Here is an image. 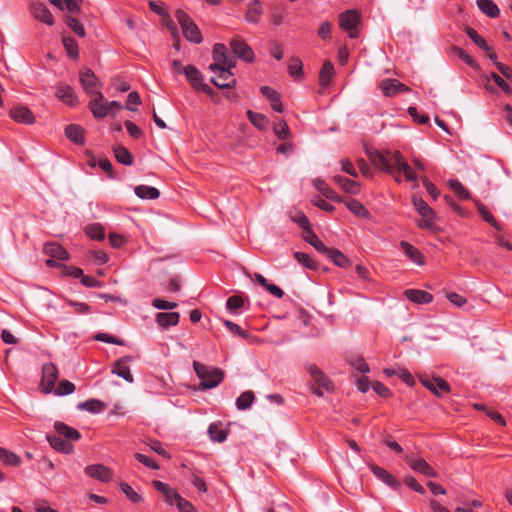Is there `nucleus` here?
Instances as JSON below:
<instances>
[{
    "label": "nucleus",
    "mask_w": 512,
    "mask_h": 512,
    "mask_svg": "<svg viewBox=\"0 0 512 512\" xmlns=\"http://www.w3.org/2000/svg\"><path fill=\"white\" fill-rule=\"evenodd\" d=\"M313 184L315 186V188L321 193L323 194L326 198L328 199H331V200H338L340 201V199L338 198L337 196V193L332 190L324 180L322 179H314L313 180Z\"/></svg>",
    "instance_id": "38"
},
{
    "label": "nucleus",
    "mask_w": 512,
    "mask_h": 512,
    "mask_svg": "<svg viewBox=\"0 0 512 512\" xmlns=\"http://www.w3.org/2000/svg\"><path fill=\"white\" fill-rule=\"evenodd\" d=\"M135 194L141 199L153 200L160 196L157 188L148 185H138L134 188Z\"/></svg>",
    "instance_id": "32"
},
{
    "label": "nucleus",
    "mask_w": 512,
    "mask_h": 512,
    "mask_svg": "<svg viewBox=\"0 0 512 512\" xmlns=\"http://www.w3.org/2000/svg\"><path fill=\"white\" fill-rule=\"evenodd\" d=\"M141 103L140 96L137 92H130L127 96L126 109L136 111V107Z\"/></svg>",
    "instance_id": "63"
},
{
    "label": "nucleus",
    "mask_w": 512,
    "mask_h": 512,
    "mask_svg": "<svg viewBox=\"0 0 512 512\" xmlns=\"http://www.w3.org/2000/svg\"><path fill=\"white\" fill-rule=\"evenodd\" d=\"M378 86L386 97H394L400 93H407L411 91L408 86L397 79H384Z\"/></svg>",
    "instance_id": "12"
},
{
    "label": "nucleus",
    "mask_w": 512,
    "mask_h": 512,
    "mask_svg": "<svg viewBox=\"0 0 512 512\" xmlns=\"http://www.w3.org/2000/svg\"><path fill=\"white\" fill-rule=\"evenodd\" d=\"M420 382L424 387L437 396H442L450 391L449 384L441 377L420 376Z\"/></svg>",
    "instance_id": "9"
},
{
    "label": "nucleus",
    "mask_w": 512,
    "mask_h": 512,
    "mask_svg": "<svg viewBox=\"0 0 512 512\" xmlns=\"http://www.w3.org/2000/svg\"><path fill=\"white\" fill-rule=\"evenodd\" d=\"M85 473L90 478L99 480L103 483H108L113 478V472L110 468L102 464H92L85 468Z\"/></svg>",
    "instance_id": "13"
},
{
    "label": "nucleus",
    "mask_w": 512,
    "mask_h": 512,
    "mask_svg": "<svg viewBox=\"0 0 512 512\" xmlns=\"http://www.w3.org/2000/svg\"><path fill=\"white\" fill-rule=\"evenodd\" d=\"M62 44L71 59H77L79 56L78 44L71 36H63Z\"/></svg>",
    "instance_id": "40"
},
{
    "label": "nucleus",
    "mask_w": 512,
    "mask_h": 512,
    "mask_svg": "<svg viewBox=\"0 0 512 512\" xmlns=\"http://www.w3.org/2000/svg\"><path fill=\"white\" fill-rule=\"evenodd\" d=\"M183 73L185 74L187 80L189 81V83L195 90H197L204 83L203 75L193 65H188V66L184 67Z\"/></svg>",
    "instance_id": "27"
},
{
    "label": "nucleus",
    "mask_w": 512,
    "mask_h": 512,
    "mask_svg": "<svg viewBox=\"0 0 512 512\" xmlns=\"http://www.w3.org/2000/svg\"><path fill=\"white\" fill-rule=\"evenodd\" d=\"M151 305L158 310H173L178 306V303L167 301L162 298H154Z\"/></svg>",
    "instance_id": "57"
},
{
    "label": "nucleus",
    "mask_w": 512,
    "mask_h": 512,
    "mask_svg": "<svg viewBox=\"0 0 512 512\" xmlns=\"http://www.w3.org/2000/svg\"><path fill=\"white\" fill-rule=\"evenodd\" d=\"M454 53L455 55L460 58L462 61H464L467 65L474 68L477 66L476 62L473 60V58L462 48L454 47Z\"/></svg>",
    "instance_id": "62"
},
{
    "label": "nucleus",
    "mask_w": 512,
    "mask_h": 512,
    "mask_svg": "<svg viewBox=\"0 0 512 512\" xmlns=\"http://www.w3.org/2000/svg\"><path fill=\"white\" fill-rule=\"evenodd\" d=\"M66 304L74 309V313L79 315L88 314L91 311V307L84 302L67 300Z\"/></svg>",
    "instance_id": "59"
},
{
    "label": "nucleus",
    "mask_w": 512,
    "mask_h": 512,
    "mask_svg": "<svg viewBox=\"0 0 512 512\" xmlns=\"http://www.w3.org/2000/svg\"><path fill=\"white\" fill-rule=\"evenodd\" d=\"M9 116L16 122L21 124L30 125L35 122L33 112L23 105H18L10 109Z\"/></svg>",
    "instance_id": "15"
},
{
    "label": "nucleus",
    "mask_w": 512,
    "mask_h": 512,
    "mask_svg": "<svg viewBox=\"0 0 512 512\" xmlns=\"http://www.w3.org/2000/svg\"><path fill=\"white\" fill-rule=\"evenodd\" d=\"M340 29L352 38V9H347L339 15Z\"/></svg>",
    "instance_id": "37"
},
{
    "label": "nucleus",
    "mask_w": 512,
    "mask_h": 512,
    "mask_svg": "<svg viewBox=\"0 0 512 512\" xmlns=\"http://www.w3.org/2000/svg\"><path fill=\"white\" fill-rule=\"evenodd\" d=\"M54 428L60 437H64L66 441H77L81 438V434L74 428L63 422H56Z\"/></svg>",
    "instance_id": "26"
},
{
    "label": "nucleus",
    "mask_w": 512,
    "mask_h": 512,
    "mask_svg": "<svg viewBox=\"0 0 512 512\" xmlns=\"http://www.w3.org/2000/svg\"><path fill=\"white\" fill-rule=\"evenodd\" d=\"M372 473L382 482H384L387 486L391 487L394 490H398L401 486L400 481H398L390 472L385 470L382 467L377 465H371Z\"/></svg>",
    "instance_id": "18"
},
{
    "label": "nucleus",
    "mask_w": 512,
    "mask_h": 512,
    "mask_svg": "<svg viewBox=\"0 0 512 512\" xmlns=\"http://www.w3.org/2000/svg\"><path fill=\"white\" fill-rule=\"evenodd\" d=\"M329 259L338 267H347L350 263L349 259L340 251L330 249L326 252Z\"/></svg>",
    "instance_id": "42"
},
{
    "label": "nucleus",
    "mask_w": 512,
    "mask_h": 512,
    "mask_svg": "<svg viewBox=\"0 0 512 512\" xmlns=\"http://www.w3.org/2000/svg\"><path fill=\"white\" fill-rule=\"evenodd\" d=\"M412 203L415 210L421 216V219L417 222L418 227L421 229L434 230V220L436 218L434 210L417 195L412 196Z\"/></svg>",
    "instance_id": "4"
},
{
    "label": "nucleus",
    "mask_w": 512,
    "mask_h": 512,
    "mask_svg": "<svg viewBox=\"0 0 512 512\" xmlns=\"http://www.w3.org/2000/svg\"><path fill=\"white\" fill-rule=\"evenodd\" d=\"M169 505H175L179 512H196L193 504L184 499L180 494L176 493L169 500Z\"/></svg>",
    "instance_id": "35"
},
{
    "label": "nucleus",
    "mask_w": 512,
    "mask_h": 512,
    "mask_svg": "<svg viewBox=\"0 0 512 512\" xmlns=\"http://www.w3.org/2000/svg\"><path fill=\"white\" fill-rule=\"evenodd\" d=\"M58 379V369L55 364L47 363L42 367V378L40 386L42 391L46 394L51 393L54 390L55 383Z\"/></svg>",
    "instance_id": "6"
},
{
    "label": "nucleus",
    "mask_w": 512,
    "mask_h": 512,
    "mask_svg": "<svg viewBox=\"0 0 512 512\" xmlns=\"http://www.w3.org/2000/svg\"><path fill=\"white\" fill-rule=\"evenodd\" d=\"M80 84L84 91L89 95H97L99 91L100 81L91 69H85L80 73Z\"/></svg>",
    "instance_id": "11"
},
{
    "label": "nucleus",
    "mask_w": 512,
    "mask_h": 512,
    "mask_svg": "<svg viewBox=\"0 0 512 512\" xmlns=\"http://www.w3.org/2000/svg\"><path fill=\"white\" fill-rule=\"evenodd\" d=\"M193 369L197 377L201 380L200 387L203 390L213 389L223 381L224 373L220 368L209 367L194 361Z\"/></svg>",
    "instance_id": "2"
},
{
    "label": "nucleus",
    "mask_w": 512,
    "mask_h": 512,
    "mask_svg": "<svg viewBox=\"0 0 512 512\" xmlns=\"http://www.w3.org/2000/svg\"><path fill=\"white\" fill-rule=\"evenodd\" d=\"M273 130L279 140H286L290 135L288 125L282 119H279L277 122L274 123Z\"/></svg>",
    "instance_id": "50"
},
{
    "label": "nucleus",
    "mask_w": 512,
    "mask_h": 512,
    "mask_svg": "<svg viewBox=\"0 0 512 512\" xmlns=\"http://www.w3.org/2000/svg\"><path fill=\"white\" fill-rule=\"evenodd\" d=\"M262 6L259 0H253L249 3L245 19L248 23L256 24L262 14Z\"/></svg>",
    "instance_id": "30"
},
{
    "label": "nucleus",
    "mask_w": 512,
    "mask_h": 512,
    "mask_svg": "<svg viewBox=\"0 0 512 512\" xmlns=\"http://www.w3.org/2000/svg\"><path fill=\"white\" fill-rule=\"evenodd\" d=\"M478 212L481 215V217L483 218V220L486 221L487 223H489L492 227H494L495 229H497L499 231L502 229L501 226L499 225V223L496 221L494 216L491 214V212L487 209V207L485 205L479 204Z\"/></svg>",
    "instance_id": "51"
},
{
    "label": "nucleus",
    "mask_w": 512,
    "mask_h": 512,
    "mask_svg": "<svg viewBox=\"0 0 512 512\" xmlns=\"http://www.w3.org/2000/svg\"><path fill=\"white\" fill-rule=\"evenodd\" d=\"M175 17L181 26L184 37L189 42L200 44L203 40L202 33L191 17L183 10H177Z\"/></svg>",
    "instance_id": "3"
},
{
    "label": "nucleus",
    "mask_w": 512,
    "mask_h": 512,
    "mask_svg": "<svg viewBox=\"0 0 512 512\" xmlns=\"http://www.w3.org/2000/svg\"><path fill=\"white\" fill-rule=\"evenodd\" d=\"M66 25L79 37H84L86 35L85 29L83 25L74 17L67 16L66 17Z\"/></svg>",
    "instance_id": "52"
},
{
    "label": "nucleus",
    "mask_w": 512,
    "mask_h": 512,
    "mask_svg": "<svg viewBox=\"0 0 512 512\" xmlns=\"http://www.w3.org/2000/svg\"><path fill=\"white\" fill-rule=\"evenodd\" d=\"M79 410L88 411L93 414H98L104 411L105 405L102 401L98 399H89L87 401L81 402L77 405Z\"/></svg>",
    "instance_id": "34"
},
{
    "label": "nucleus",
    "mask_w": 512,
    "mask_h": 512,
    "mask_svg": "<svg viewBox=\"0 0 512 512\" xmlns=\"http://www.w3.org/2000/svg\"><path fill=\"white\" fill-rule=\"evenodd\" d=\"M114 154H115L116 160L119 163H121L123 165H127V166L132 165V163H133V156L128 151V149H126L125 147H123V146L115 147L114 148Z\"/></svg>",
    "instance_id": "45"
},
{
    "label": "nucleus",
    "mask_w": 512,
    "mask_h": 512,
    "mask_svg": "<svg viewBox=\"0 0 512 512\" xmlns=\"http://www.w3.org/2000/svg\"><path fill=\"white\" fill-rule=\"evenodd\" d=\"M304 240L314 247L320 253L326 254L329 250L328 247L319 239V237L312 231L308 230L304 235Z\"/></svg>",
    "instance_id": "36"
},
{
    "label": "nucleus",
    "mask_w": 512,
    "mask_h": 512,
    "mask_svg": "<svg viewBox=\"0 0 512 512\" xmlns=\"http://www.w3.org/2000/svg\"><path fill=\"white\" fill-rule=\"evenodd\" d=\"M213 64H218V67L234 68L236 59L230 55L227 47L222 43H216L213 47Z\"/></svg>",
    "instance_id": "8"
},
{
    "label": "nucleus",
    "mask_w": 512,
    "mask_h": 512,
    "mask_svg": "<svg viewBox=\"0 0 512 512\" xmlns=\"http://www.w3.org/2000/svg\"><path fill=\"white\" fill-rule=\"evenodd\" d=\"M227 434V430L223 428L221 422L211 423L208 427V435L214 442H224L227 438Z\"/></svg>",
    "instance_id": "28"
},
{
    "label": "nucleus",
    "mask_w": 512,
    "mask_h": 512,
    "mask_svg": "<svg viewBox=\"0 0 512 512\" xmlns=\"http://www.w3.org/2000/svg\"><path fill=\"white\" fill-rule=\"evenodd\" d=\"M490 79H492L495 84L503 90L508 95L512 94V88L507 84V82L497 73L492 72L490 74Z\"/></svg>",
    "instance_id": "61"
},
{
    "label": "nucleus",
    "mask_w": 512,
    "mask_h": 512,
    "mask_svg": "<svg viewBox=\"0 0 512 512\" xmlns=\"http://www.w3.org/2000/svg\"><path fill=\"white\" fill-rule=\"evenodd\" d=\"M476 4L479 10L490 18H497L500 14V9L492 0H477Z\"/></svg>",
    "instance_id": "31"
},
{
    "label": "nucleus",
    "mask_w": 512,
    "mask_h": 512,
    "mask_svg": "<svg viewBox=\"0 0 512 512\" xmlns=\"http://www.w3.org/2000/svg\"><path fill=\"white\" fill-rule=\"evenodd\" d=\"M306 370L314 381L313 386L322 387L328 392L333 390V383L316 365L308 364L306 365Z\"/></svg>",
    "instance_id": "14"
},
{
    "label": "nucleus",
    "mask_w": 512,
    "mask_h": 512,
    "mask_svg": "<svg viewBox=\"0 0 512 512\" xmlns=\"http://www.w3.org/2000/svg\"><path fill=\"white\" fill-rule=\"evenodd\" d=\"M85 233L89 238L94 240H102L105 236L104 228L99 223H93L86 226Z\"/></svg>",
    "instance_id": "48"
},
{
    "label": "nucleus",
    "mask_w": 512,
    "mask_h": 512,
    "mask_svg": "<svg viewBox=\"0 0 512 512\" xmlns=\"http://www.w3.org/2000/svg\"><path fill=\"white\" fill-rule=\"evenodd\" d=\"M294 258L295 260L304 266L307 269L310 270H316L318 267V264L315 260H313L310 255L304 252H294Z\"/></svg>",
    "instance_id": "47"
},
{
    "label": "nucleus",
    "mask_w": 512,
    "mask_h": 512,
    "mask_svg": "<svg viewBox=\"0 0 512 512\" xmlns=\"http://www.w3.org/2000/svg\"><path fill=\"white\" fill-rule=\"evenodd\" d=\"M29 9H30L32 16L36 20H38L48 26L54 25V23H55L54 17L44 3L39 2V1H32L30 3Z\"/></svg>",
    "instance_id": "10"
},
{
    "label": "nucleus",
    "mask_w": 512,
    "mask_h": 512,
    "mask_svg": "<svg viewBox=\"0 0 512 512\" xmlns=\"http://www.w3.org/2000/svg\"><path fill=\"white\" fill-rule=\"evenodd\" d=\"M0 460L8 466L16 467L21 464V459L18 455L2 447H0Z\"/></svg>",
    "instance_id": "43"
},
{
    "label": "nucleus",
    "mask_w": 512,
    "mask_h": 512,
    "mask_svg": "<svg viewBox=\"0 0 512 512\" xmlns=\"http://www.w3.org/2000/svg\"><path fill=\"white\" fill-rule=\"evenodd\" d=\"M222 323L232 334L237 335L244 339H246L248 337V332L243 330L238 324H236L230 320H222Z\"/></svg>",
    "instance_id": "56"
},
{
    "label": "nucleus",
    "mask_w": 512,
    "mask_h": 512,
    "mask_svg": "<svg viewBox=\"0 0 512 512\" xmlns=\"http://www.w3.org/2000/svg\"><path fill=\"white\" fill-rule=\"evenodd\" d=\"M121 491L127 496V498L133 503H140L143 498L127 483L120 484Z\"/></svg>",
    "instance_id": "54"
},
{
    "label": "nucleus",
    "mask_w": 512,
    "mask_h": 512,
    "mask_svg": "<svg viewBox=\"0 0 512 512\" xmlns=\"http://www.w3.org/2000/svg\"><path fill=\"white\" fill-rule=\"evenodd\" d=\"M65 136L77 145H84V129L77 124H70L65 128Z\"/></svg>",
    "instance_id": "25"
},
{
    "label": "nucleus",
    "mask_w": 512,
    "mask_h": 512,
    "mask_svg": "<svg viewBox=\"0 0 512 512\" xmlns=\"http://www.w3.org/2000/svg\"><path fill=\"white\" fill-rule=\"evenodd\" d=\"M247 116L250 122L261 131H265L269 127V119L267 116L253 112L252 110L247 111Z\"/></svg>",
    "instance_id": "33"
},
{
    "label": "nucleus",
    "mask_w": 512,
    "mask_h": 512,
    "mask_svg": "<svg viewBox=\"0 0 512 512\" xmlns=\"http://www.w3.org/2000/svg\"><path fill=\"white\" fill-rule=\"evenodd\" d=\"M88 107L96 119L108 116L107 101L102 93H97L95 98L89 102Z\"/></svg>",
    "instance_id": "16"
},
{
    "label": "nucleus",
    "mask_w": 512,
    "mask_h": 512,
    "mask_svg": "<svg viewBox=\"0 0 512 512\" xmlns=\"http://www.w3.org/2000/svg\"><path fill=\"white\" fill-rule=\"evenodd\" d=\"M56 97L68 106H75L78 103V97L70 85L59 84L56 87Z\"/></svg>",
    "instance_id": "17"
},
{
    "label": "nucleus",
    "mask_w": 512,
    "mask_h": 512,
    "mask_svg": "<svg viewBox=\"0 0 512 512\" xmlns=\"http://www.w3.org/2000/svg\"><path fill=\"white\" fill-rule=\"evenodd\" d=\"M74 391H75V385L72 382H70L68 380H62L55 390V395L66 396V395L72 394Z\"/></svg>",
    "instance_id": "55"
},
{
    "label": "nucleus",
    "mask_w": 512,
    "mask_h": 512,
    "mask_svg": "<svg viewBox=\"0 0 512 512\" xmlns=\"http://www.w3.org/2000/svg\"><path fill=\"white\" fill-rule=\"evenodd\" d=\"M254 400V393L252 391H245L236 399V407L238 410H246L251 407Z\"/></svg>",
    "instance_id": "44"
},
{
    "label": "nucleus",
    "mask_w": 512,
    "mask_h": 512,
    "mask_svg": "<svg viewBox=\"0 0 512 512\" xmlns=\"http://www.w3.org/2000/svg\"><path fill=\"white\" fill-rule=\"evenodd\" d=\"M332 29V23L329 21H324L320 24L317 34L323 41H327L331 38Z\"/></svg>",
    "instance_id": "60"
},
{
    "label": "nucleus",
    "mask_w": 512,
    "mask_h": 512,
    "mask_svg": "<svg viewBox=\"0 0 512 512\" xmlns=\"http://www.w3.org/2000/svg\"><path fill=\"white\" fill-rule=\"evenodd\" d=\"M218 64H210L209 70L215 75L211 78V82L218 88H232L236 84V79L231 72L230 67H218Z\"/></svg>",
    "instance_id": "5"
},
{
    "label": "nucleus",
    "mask_w": 512,
    "mask_h": 512,
    "mask_svg": "<svg viewBox=\"0 0 512 512\" xmlns=\"http://www.w3.org/2000/svg\"><path fill=\"white\" fill-rule=\"evenodd\" d=\"M407 463L416 472H419L427 477H436L437 473L431 465H429L423 458H407Z\"/></svg>",
    "instance_id": "19"
},
{
    "label": "nucleus",
    "mask_w": 512,
    "mask_h": 512,
    "mask_svg": "<svg viewBox=\"0 0 512 512\" xmlns=\"http://www.w3.org/2000/svg\"><path fill=\"white\" fill-rule=\"evenodd\" d=\"M449 187L454 193L462 200L470 199V192L462 185V183L456 179H451L448 182Z\"/></svg>",
    "instance_id": "49"
},
{
    "label": "nucleus",
    "mask_w": 512,
    "mask_h": 512,
    "mask_svg": "<svg viewBox=\"0 0 512 512\" xmlns=\"http://www.w3.org/2000/svg\"><path fill=\"white\" fill-rule=\"evenodd\" d=\"M400 247L402 248L405 255L413 263L420 265V266L424 264V257L418 248H416L415 246H413L412 244H410L406 241H401Z\"/></svg>",
    "instance_id": "24"
},
{
    "label": "nucleus",
    "mask_w": 512,
    "mask_h": 512,
    "mask_svg": "<svg viewBox=\"0 0 512 512\" xmlns=\"http://www.w3.org/2000/svg\"><path fill=\"white\" fill-rule=\"evenodd\" d=\"M244 299L239 295L230 296L226 301V309L230 314H237L244 306Z\"/></svg>",
    "instance_id": "46"
},
{
    "label": "nucleus",
    "mask_w": 512,
    "mask_h": 512,
    "mask_svg": "<svg viewBox=\"0 0 512 512\" xmlns=\"http://www.w3.org/2000/svg\"><path fill=\"white\" fill-rule=\"evenodd\" d=\"M153 485L156 490L164 494L165 501L167 503H169V500H171L173 498V495L177 493L175 490L171 489L167 484L161 481H154Z\"/></svg>",
    "instance_id": "58"
},
{
    "label": "nucleus",
    "mask_w": 512,
    "mask_h": 512,
    "mask_svg": "<svg viewBox=\"0 0 512 512\" xmlns=\"http://www.w3.org/2000/svg\"><path fill=\"white\" fill-rule=\"evenodd\" d=\"M404 295L408 300L417 304H427L433 300V296L424 290L407 289Z\"/></svg>",
    "instance_id": "22"
},
{
    "label": "nucleus",
    "mask_w": 512,
    "mask_h": 512,
    "mask_svg": "<svg viewBox=\"0 0 512 512\" xmlns=\"http://www.w3.org/2000/svg\"><path fill=\"white\" fill-rule=\"evenodd\" d=\"M334 75V66L330 61H325L319 73V84L322 88H327Z\"/></svg>",
    "instance_id": "29"
},
{
    "label": "nucleus",
    "mask_w": 512,
    "mask_h": 512,
    "mask_svg": "<svg viewBox=\"0 0 512 512\" xmlns=\"http://www.w3.org/2000/svg\"><path fill=\"white\" fill-rule=\"evenodd\" d=\"M46 438L50 446L58 452L70 454L73 451L72 444H70L59 435H47Z\"/></svg>",
    "instance_id": "23"
},
{
    "label": "nucleus",
    "mask_w": 512,
    "mask_h": 512,
    "mask_svg": "<svg viewBox=\"0 0 512 512\" xmlns=\"http://www.w3.org/2000/svg\"><path fill=\"white\" fill-rule=\"evenodd\" d=\"M372 389L377 395H379L382 398H389L392 395L388 387L377 381L372 384Z\"/></svg>",
    "instance_id": "64"
},
{
    "label": "nucleus",
    "mask_w": 512,
    "mask_h": 512,
    "mask_svg": "<svg viewBox=\"0 0 512 512\" xmlns=\"http://www.w3.org/2000/svg\"><path fill=\"white\" fill-rule=\"evenodd\" d=\"M288 73L294 79L303 78V64L298 57H292L288 63Z\"/></svg>",
    "instance_id": "41"
},
{
    "label": "nucleus",
    "mask_w": 512,
    "mask_h": 512,
    "mask_svg": "<svg viewBox=\"0 0 512 512\" xmlns=\"http://www.w3.org/2000/svg\"><path fill=\"white\" fill-rule=\"evenodd\" d=\"M468 37L482 50H489V45L474 29L467 27Z\"/></svg>",
    "instance_id": "53"
},
{
    "label": "nucleus",
    "mask_w": 512,
    "mask_h": 512,
    "mask_svg": "<svg viewBox=\"0 0 512 512\" xmlns=\"http://www.w3.org/2000/svg\"><path fill=\"white\" fill-rule=\"evenodd\" d=\"M44 253L49 257L58 259L59 261H65L69 257L66 249L62 245L55 242L46 243L44 246Z\"/></svg>",
    "instance_id": "21"
},
{
    "label": "nucleus",
    "mask_w": 512,
    "mask_h": 512,
    "mask_svg": "<svg viewBox=\"0 0 512 512\" xmlns=\"http://www.w3.org/2000/svg\"><path fill=\"white\" fill-rule=\"evenodd\" d=\"M180 314L178 312H158L155 315L157 325L163 329L176 326L179 323Z\"/></svg>",
    "instance_id": "20"
},
{
    "label": "nucleus",
    "mask_w": 512,
    "mask_h": 512,
    "mask_svg": "<svg viewBox=\"0 0 512 512\" xmlns=\"http://www.w3.org/2000/svg\"><path fill=\"white\" fill-rule=\"evenodd\" d=\"M371 160L374 166L391 175L397 183H401L403 177L409 182L418 179L416 172L399 151H376L371 155Z\"/></svg>",
    "instance_id": "1"
},
{
    "label": "nucleus",
    "mask_w": 512,
    "mask_h": 512,
    "mask_svg": "<svg viewBox=\"0 0 512 512\" xmlns=\"http://www.w3.org/2000/svg\"><path fill=\"white\" fill-rule=\"evenodd\" d=\"M112 373L116 374L118 377L123 378L128 383H133L134 382V378H133V375L131 374L129 366L128 365H124L121 362H117L116 361L114 363V366H113V369H112Z\"/></svg>",
    "instance_id": "39"
},
{
    "label": "nucleus",
    "mask_w": 512,
    "mask_h": 512,
    "mask_svg": "<svg viewBox=\"0 0 512 512\" xmlns=\"http://www.w3.org/2000/svg\"><path fill=\"white\" fill-rule=\"evenodd\" d=\"M233 53L242 61L251 63L255 59L253 49L241 38H233L230 43Z\"/></svg>",
    "instance_id": "7"
}]
</instances>
